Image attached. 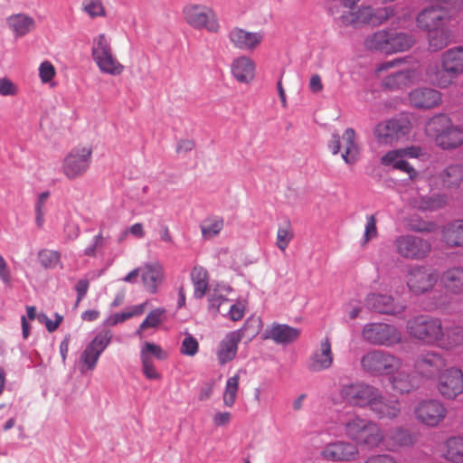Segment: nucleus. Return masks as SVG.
<instances>
[{
	"label": "nucleus",
	"instance_id": "obj_1",
	"mask_svg": "<svg viewBox=\"0 0 463 463\" xmlns=\"http://www.w3.org/2000/svg\"><path fill=\"white\" fill-rule=\"evenodd\" d=\"M339 396L343 402L354 407L369 408L379 419H394L401 411L397 399H388L375 386L364 382L341 384Z\"/></svg>",
	"mask_w": 463,
	"mask_h": 463
},
{
	"label": "nucleus",
	"instance_id": "obj_2",
	"mask_svg": "<svg viewBox=\"0 0 463 463\" xmlns=\"http://www.w3.org/2000/svg\"><path fill=\"white\" fill-rule=\"evenodd\" d=\"M335 4V7L342 6V11L338 17H335L344 26H358L360 24H371L377 26L391 17L395 15V8L393 6H385L373 9L369 5H362L356 8V5L360 0H332Z\"/></svg>",
	"mask_w": 463,
	"mask_h": 463
},
{
	"label": "nucleus",
	"instance_id": "obj_3",
	"mask_svg": "<svg viewBox=\"0 0 463 463\" xmlns=\"http://www.w3.org/2000/svg\"><path fill=\"white\" fill-rule=\"evenodd\" d=\"M426 133L443 150L455 149L463 145V127L454 125L449 117L442 114L430 118Z\"/></svg>",
	"mask_w": 463,
	"mask_h": 463
},
{
	"label": "nucleus",
	"instance_id": "obj_4",
	"mask_svg": "<svg viewBox=\"0 0 463 463\" xmlns=\"http://www.w3.org/2000/svg\"><path fill=\"white\" fill-rule=\"evenodd\" d=\"M415 43L412 34L392 29L379 30L364 40V46L370 51L385 54L408 51Z\"/></svg>",
	"mask_w": 463,
	"mask_h": 463
},
{
	"label": "nucleus",
	"instance_id": "obj_5",
	"mask_svg": "<svg viewBox=\"0 0 463 463\" xmlns=\"http://www.w3.org/2000/svg\"><path fill=\"white\" fill-rule=\"evenodd\" d=\"M344 430L350 439L369 448L377 447L384 438L383 432L377 423L357 415L351 416L345 421Z\"/></svg>",
	"mask_w": 463,
	"mask_h": 463
},
{
	"label": "nucleus",
	"instance_id": "obj_6",
	"mask_svg": "<svg viewBox=\"0 0 463 463\" xmlns=\"http://www.w3.org/2000/svg\"><path fill=\"white\" fill-rule=\"evenodd\" d=\"M440 68H437L432 82L439 88H447L463 73V46L448 49L441 55Z\"/></svg>",
	"mask_w": 463,
	"mask_h": 463
},
{
	"label": "nucleus",
	"instance_id": "obj_7",
	"mask_svg": "<svg viewBox=\"0 0 463 463\" xmlns=\"http://www.w3.org/2000/svg\"><path fill=\"white\" fill-rule=\"evenodd\" d=\"M91 57L101 73L118 76L124 71V65L114 54L110 40L105 33L93 38Z\"/></svg>",
	"mask_w": 463,
	"mask_h": 463
},
{
	"label": "nucleus",
	"instance_id": "obj_8",
	"mask_svg": "<svg viewBox=\"0 0 463 463\" xmlns=\"http://www.w3.org/2000/svg\"><path fill=\"white\" fill-rule=\"evenodd\" d=\"M407 331L419 341L439 346V338L442 336V324L439 318L420 315L408 320Z\"/></svg>",
	"mask_w": 463,
	"mask_h": 463
},
{
	"label": "nucleus",
	"instance_id": "obj_9",
	"mask_svg": "<svg viewBox=\"0 0 463 463\" xmlns=\"http://www.w3.org/2000/svg\"><path fill=\"white\" fill-rule=\"evenodd\" d=\"M362 369L373 376L390 375L402 366V360L383 350H372L361 358Z\"/></svg>",
	"mask_w": 463,
	"mask_h": 463
},
{
	"label": "nucleus",
	"instance_id": "obj_10",
	"mask_svg": "<svg viewBox=\"0 0 463 463\" xmlns=\"http://www.w3.org/2000/svg\"><path fill=\"white\" fill-rule=\"evenodd\" d=\"M112 337L113 334L108 328H102L96 333L80 355L79 369L80 373H84L96 368L100 355L110 344Z\"/></svg>",
	"mask_w": 463,
	"mask_h": 463
},
{
	"label": "nucleus",
	"instance_id": "obj_11",
	"mask_svg": "<svg viewBox=\"0 0 463 463\" xmlns=\"http://www.w3.org/2000/svg\"><path fill=\"white\" fill-rule=\"evenodd\" d=\"M411 128V124L407 118L396 117L376 124L373 136L379 145L392 146L405 137Z\"/></svg>",
	"mask_w": 463,
	"mask_h": 463
},
{
	"label": "nucleus",
	"instance_id": "obj_12",
	"mask_svg": "<svg viewBox=\"0 0 463 463\" xmlns=\"http://www.w3.org/2000/svg\"><path fill=\"white\" fill-rule=\"evenodd\" d=\"M92 161L90 147H74L63 158L61 172L69 180L82 177L90 169Z\"/></svg>",
	"mask_w": 463,
	"mask_h": 463
},
{
	"label": "nucleus",
	"instance_id": "obj_13",
	"mask_svg": "<svg viewBox=\"0 0 463 463\" xmlns=\"http://www.w3.org/2000/svg\"><path fill=\"white\" fill-rule=\"evenodd\" d=\"M364 339L374 345L392 346L402 340L400 330L385 323H369L362 332Z\"/></svg>",
	"mask_w": 463,
	"mask_h": 463
},
{
	"label": "nucleus",
	"instance_id": "obj_14",
	"mask_svg": "<svg viewBox=\"0 0 463 463\" xmlns=\"http://www.w3.org/2000/svg\"><path fill=\"white\" fill-rule=\"evenodd\" d=\"M458 13H454L450 6L431 5L424 8L416 18L419 28L426 32L446 27V24L454 19Z\"/></svg>",
	"mask_w": 463,
	"mask_h": 463
},
{
	"label": "nucleus",
	"instance_id": "obj_15",
	"mask_svg": "<svg viewBox=\"0 0 463 463\" xmlns=\"http://www.w3.org/2000/svg\"><path fill=\"white\" fill-rule=\"evenodd\" d=\"M186 23L194 29L204 28L210 33H217L220 24L216 14L206 6L189 5L183 9Z\"/></svg>",
	"mask_w": 463,
	"mask_h": 463
},
{
	"label": "nucleus",
	"instance_id": "obj_16",
	"mask_svg": "<svg viewBox=\"0 0 463 463\" xmlns=\"http://www.w3.org/2000/svg\"><path fill=\"white\" fill-rule=\"evenodd\" d=\"M394 245L400 256L410 260H422L431 250V244L428 240L411 234L398 236Z\"/></svg>",
	"mask_w": 463,
	"mask_h": 463
},
{
	"label": "nucleus",
	"instance_id": "obj_17",
	"mask_svg": "<svg viewBox=\"0 0 463 463\" xmlns=\"http://www.w3.org/2000/svg\"><path fill=\"white\" fill-rule=\"evenodd\" d=\"M447 408L437 399L421 400L414 408L416 419L429 427L439 425L447 416Z\"/></svg>",
	"mask_w": 463,
	"mask_h": 463
},
{
	"label": "nucleus",
	"instance_id": "obj_18",
	"mask_svg": "<svg viewBox=\"0 0 463 463\" xmlns=\"http://www.w3.org/2000/svg\"><path fill=\"white\" fill-rule=\"evenodd\" d=\"M439 275L433 269L422 265H415L407 273V286L416 295L431 290L437 283Z\"/></svg>",
	"mask_w": 463,
	"mask_h": 463
},
{
	"label": "nucleus",
	"instance_id": "obj_19",
	"mask_svg": "<svg viewBox=\"0 0 463 463\" xmlns=\"http://www.w3.org/2000/svg\"><path fill=\"white\" fill-rule=\"evenodd\" d=\"M437 388L440 395L448 400H454L463 393L462 370L457 367L444 370L439 375Z\"/></svg>",
	"mask_w": 463,
	"mask_h": 463
},
{
	"label": "nucleus",
	"instance_id": "obj_20",
	"mask_svg": "<svg viewBox=\"0 0 463 463\" xmlns=\"http://www.w3.org/2000/svg\"><path fill=\"white\" fill-rule=\"evenodd\" d=\"M445 365V359L436 352L421 353L414 361L415 373L425 379H431L439 374Z\"/></svg>",
	"mask_w": 463,
	"mask_h": 463
},
{
	"label": "nucleus",
	"instance_id": "obj_21",
	"mask_svg": "<svg viewBox=\"0 0 463 463\" xmlns=\"http://www.w3.org/2000/svg\"><path fill=\"white\" fill-rule=\"evenodd\" d=\"M409 156L411 157L418 156L416 148L411 146L407 149L392 150L387 152L381 157V163L383 165H392L394 169H398L409 175L410 179L414 178L417 175L416 170L412 165L407 162L404 157Z\"/></svg>",
	"mask_w": 463,
	"mask_h": 463
},
{
	"label": "nucleus",
	"instance_id": "obj_22",
	"mask_svg": "<svg viewBox=\"0 0 463 463\" xmlns=\"http://www.w3.org/2000/svg\"><path fill=\"white\" fill-rule=\"evenodd\" d=\"M333 352L328 337L320 342L319 348L312 353L307 361V368L313 373L329 369L333 364Z\"/></svg>",
	"mask_w": 463,
	"mask_h": 463
},
{
	"label": "nucleus",
	"instance_id": "obj_23",
	"mask_svg": "<svg viewBox=\"0 0 463 463\" xmlns=\"http://www.w3.org/2000/svg\"><path fill=\"white\" fill-rule=\"evenodd\" d=\"M365 306L374 312L386 315H398L404 310V306L396 303L392 296L383 294H369Z\"/></svg>",
	"mask_w": 463,
	"mask_h": 463
},
{
	"label": "nucleus",
	"instance_id": "obj_24",
	"mask_svg": "<svg viewBox=\"0 0 463 463\" xmlns=\"http://www.w3.org/2000/svg\"><path fill=\"white\" fill-rule=\"evenodd\" d=\"M228 38L235 48L241 51H253L262 42L263 34L260 32H248L234 27L229 32Z\"/></svg>",
	"mask_w": 463,
	"mask_h": 463
},
{
	"label": "nucleus",
	"instance_id": "obj_25",
	"mask_svg": "<svg viewBox=\"0 0 463 463\" xmlns=\"http://www.w3.org/2000/svg\"><path fill=\"white\" fill-rule=\"evenodd\" d=\"M243 330L238 329L228 333L221 341L216 355L221 365H224L236 357L238 345L243 337Z\"/></svg>",
	"mask_w": 463,
	"mask_h": 463
},
{
	"label": "nucleus",
	"instance_id": "obj_26",
	"mask_svg": "<svg viewBox=\"0 0 463 463\" xmlns=\"http://www.w3.org/2000/svg\"><path fill=\"white\" fill-rule=\"evenodd\" d=\"M301 334L300 329L287 324L273 323L265 330L264 338L271 339L276 344L288 345L296 341Z\"/></svg>",
	"mask_w": 463,
	"mask_h": 463
},
{
	"label": "nucleus",
	"instance_id": "obj_27",
	"mask_svg": "<svg viewBox=\"0 0 463 463\" xmlns=\"http://www.w3.org/2000/svg\"><path fill=\"white\" fill-rule=\"evenodd\" d=\"M411 104L418 109H431L441 101L439 91L431 88H418L409 95Z\"/></svg>",
	"mask_w": 463,
	"mask_h": 463
},
{
	"label": "nucleus",
	"instance_id": "obj_28",
	"mask_svg": "<svg viewBox=\"0 0 463 463\" xmlns=\"http://www.w3.org/2000/svg\"><path fill=\"white\" fill-rule=\"evenodd\" d=\"M325 458L335 461H350L355 459L358 449L350 442L338 441L329 444L323 451Z\"/></svg>",
	"mask_w": 463,
	"mask_h": 463
},
{
	"label": "nucleus",
	"instance_id": "obj_29",
	"mask_svg": "<svg viewBox=\"0 0 463 463\" xmlns=\"http://www.w3.org/2000/svg\"><path fill=\"white\" fill-rule=\"evenodd\" d=\"M440 283L447 292L463 295V266L448 268L440 275Z\"/></svg>",
	"mask_w": 463,
	"mask_h": 463
},
{
	"label": "nucleus",
	"instance_id": "obj_30",
	"mask_svg": "<svg viewBox=\"0 0 463 463\" xmlns=\"http://www.w3.org/2000/svg\"><path fill=\"white\" fill-rule=\"evenodd\" d=\"M6 24L16 38L28 34L36 25L34 19L24 13L9 15Z\"/></svg>",
	"mask_w": 463,
	"mask_h": 463
},
{
	"label": "nucleus",
	"instance_id": "obj_31",
	"mask_svg": "<svg viewBox=\"0 0 463 463\" xmlns=\"http://www.w3.org/2000/svg\"><path fill=\"white\" fill-rule=\"evenodd\" d=\"M163 275V267L158 261L144 265L142 281L149 293L155 294L157 291V285L162 280Z\"/></svg>",
	"mask_w": 463,
	"mask_h": 463
},
{
	"label": "nucleus",
	"instance_id": "obj_32",
	"mask_svg": "<svg viewBox=\"0 0 463 463\" xmlns=\"http://www.w3.org/2000/svg\"><path fill=\"white\" fill-rule=\"evenodd\" d=\"M441 240L449 247H463V220L445 224L441 230Z\"/></svg>",
	"mask_w": 463,
	"mask_h": 463
},
{
	"label": "nucleus",
	"instance_id": "obj_33",
	"mask_svg": "<svg viewBox=\"0 0 463 463\" xmlns=\"http://www.w3.org/2000/svg\"><path fill=\"white\" fill-rule=\"evenodd\" d=\"M463 180V166L450 165L443 169L436 177V184L443 188L458 187Z\"/></svg>",
	"mask_w": 463,
	"mask_h": 463
},
{
	"label": "nucleus",
	"instance_id": "obj_34",
	"mask_svg": "<svg viewBox=\"0 0 463 463\" xmlns=\"http://www.w3.org/2000/svg\"><path fill=\"white\" fill-rule=\"evenodd\" d=\"M345 143V151L341 157L346 165H354L360 159V148L355 143V131L352 128H347L343 134Z\"/></svg>",
	"mask_w": 463,
	"mask_h": 463
},
{
	"label": "nucleus",
	"instance_id": "obj_35",
	"mask_svg": "<svg viewBox=\"0 0 463 463\" xmlns=\"http://www.w3.org/2000/svg\"><path fill=\"white\" fill-rule=\"evenodd\" d=\"M255 65L252 60L241 56L233 61L232 73L241 83H248L254 78Z\"/></svg>",
	"mask_w": 463,
	"mask_h": 463
},
{
	"label": "nucleus",
	"instance_id": "obj_36",
	"mask_svg": "<svg viewBox=\"0 0 463 463\" xmlns=\"http://www.w3.org/2000/svg\"><path fill=\"white\" fill-rule=\"evenodd\" d=\"M191 280L194 286V298H203L209 288V273L202 266H194L190 273Z\"/></svg>",
	"mask_w": 463,
	"mask_h": 463
},
{
	"label": "nucleus",
	"instance_id": "obj_37",
	"mask_svg": "<svg viewBox=\"0 0 463 463\" xmlns=\"http://www.w3.org/2000/svg\"><path fill=\"white\" fill-rule=\"evenodd\" d=\"M463 345V326H453L442 329L439 347L451 350Z\"/></svg>",
	"mask_w": 463,
	"mask_h": 463
},
{
	"label": "nucleus",
	"instance_id": "obj_38",
	"mask_svg": "<svg viewBox=\"0 0 463 463\" xmlns=\"http://www.w3.org/2000/svg\"><path fill=\"white\" fill-rule=\"evenodd\" d=\"M429 50L438 52L446 47L451 41L452 34L447 27L438 28L427 32Z\"/></svg>",
	"mask_w": 463,
	"mask_h": 463
},
{
	"label": "nucleus",
	"instance_id": "obj_39",
	"mask_svg": "<svg viewBox=\"0 0 463 463\" xmlns=\"http://www.w3.org/2000/svg\"><path fill=\"white\" fill-rule=\"evenodd\" d=\"M429 50L438 52L446 47L451 41L452 34L447 27L438 28L427 32Z\"/></svg>",
	"mask_w": 463,
	"mask_h": 463
},
{
	"label": "nucleus",
	"instance_id": "obj_40",
	"mask_svg": "<svg viewBox=\"0 0 463 463\" xmlns=\"http://www.w3.org/2000/svg\"><path fill=\"white\" fill-rule=\"evenodd\" d=\"M443 455L454 463H463V437H450L444 444Z\"/></svg>",
	"mask_w": 463,
	"mask_h": 463
},
{
	"label": "nucleus",
	"instance_id": "obj_41",
	"mask_svg": "<svg viewBox=\"0 0 463 463\" xmlns=\"http://www.w3.org/2000/svg\"><path fill=\"white\" fill-rule=\"evenodd\" d=\"M391 383L396 392L400 393H409L418 386L415 377L411 376L403 371L398 372L391 379Z\"/></svg>",
	"mask_w": 463,
	"mask_h": 463
},
{
	"label": "nucleus",
	"instance_id": "obj_42",
	"mask_svg": "<svg viewBox=\"0 0 463 463\" xmlns=\"http://www.w3.org/2000/svg\"><path fill=\"white\" fill-rule=\"evenodd\" d=\"M411 78V71L401 70L385 77L383 80V85L389 90H399L407 86Z\"/></svg>",
	"mask_w": 463,
	"mask_h": 463
},
{
	"label": "nucleus",
	"instance_id": "obj_43",
	"mask_svg": "<svg viewBox=\"0 0 463 463\" xmlns=\"http://www.w3.org/2000/svg\"><path fill=\"white\" fill-rule=\"evenodd\" d=\"M239 373L227 379L222 394L223 404L226 407L232 408L235 404L239 392Z\"/></svg>",
	"mask_w": 463,
	"mask_h": 463
},
{
	"label": "nucleus",
	"instance_id": "obj_44",
	"mask_svg": "<svg viewBox=\"0 0 463 463\" xmlns=\"http://www.w3.org/2000/svg\"><path fill=\"white\" fill-rule=\"evenodd\" d=\"M293 239L294 231L290 220L285 218L283 222L279 226L276 245L281 251H285Z\"/></svg>",
	"mask_w": 463,
	"mask_h": 463
},
{
	"label": "nucleus",
	"instance_id": "obj_45",
	"mask_svg": "<svg viewBox=\"0 0 463 463\" xmlns=\"http://www.w3.org/2000/svg\"><path fill=\"white\" fill-rule=\"evenodd\" d=\"M224 222L222 217H209L200 225L202 236L203 239H212L216 237L223 229Z\"/></svg>",
	"mask_w": 463,
	"mask_h": 463
},
{
	"label": "nucleus",
	"instance_id": "obj_46",
	"mask_svg": "<svg viewBox=\"0 0 463 463\" xmlns=\"http://www.w3.org/2000/svg\"><path fill=\"white\" fill-rule=\"evenodd\" d=\"M165 309L163 307L155 308L149 312L145 320L140 324L136 334L139 336L142 335V331L147 328L157 327L164 319Z\"/></svg>",
	"mask_w": 463,
	"mask_h": 463
},
{
	"label": "nucleus",
	"instance_id": "obj_47",
	"mask_svg": "<svg viewBox=\"0 0 463 463\" xmlns=\"http://www.w3.org/2000/svg\"><path fill=\"white\" fill-rule=\"evenodd\" d=\"M61 253L58 250L43 249L38 252L41 266L46 269H53L61 264Z\"/></svg>",
	"mask_w": 463,
	"mask_h": 463
},
{
	"label": "nucleus",
	"instance_id": "obj_48",
	"mask_svg": "<svg viewBox=\"0 0 463 463\" xmlns=\"http://www.w3.org/2000/svg\"><path fill=\"white\" fill-rule=\"evenodd\" d=\"M82 10L91 19L106 15V10L101 0H83Z\"/></svg>",
	"mask_w": 463,
	"mask_h": 463
},
{
	"label": "nucleus",
	"instance_id": "obj_49",
	"mask_svg": "<svg viewBox=\"0 0 463 463\" xmlns=\"http://www.w3.org/2000/svg\"><path fill=\"white\" fill-rule=\"evenodd\" d=\"M390 439L393 447L410 446L413 443V438L409 430L397 428L391 432Z\"/></svg>",
	"mask_w": 463,
	"mask_h": 463
},
{
	"label": "nucleus",
	"instance_id": "obj_50",
	"mask_svg": "<svg viewBox=\"0 0 463 463\" xmlns=\"http://www.w3.org/2000/svg\"><path fill=\"white\" fill-rule=\"evenodd\" d=\"M50 196V192L45 191L38 195L35 202L34 212H35V222L38 228H42L44 224L45 215V203Z\"/></svg>",
	"mask_w": 463,
	"mask_h": 463
},
{
	"label": "nucleus",
	"instance_id": "obj_51",
	"mask_svg": "<svg viewBox=\"0 0 463 463\" xmlns=\"http://www.w3.org/2000/svg\"><path fill=\"white\" fill-rule=\"evenodd\" d=\"M446 203L443 195L436 194L421 197L419 207L423 211H434L441 208Z\"/></svg>",
	"mask_w": 463,
	"mask_h": 463
},
{
	"label": "nucleus",
	"instance_id": "obj_52",
	"mask_svg": "<svg viewBox=\"0 0 463 463\" xmlns=\"http://www.w3.org/2000/svg\"><path fill=\"white\" fill-rule=\"evenodd\" d=\"M145 354L147 357L154 356L158 360H165L167 357V354L165 351L162 349V347L156 344L146 342L140 351V356Z\"/></svg>",
	"mask_w": 463,
	"mask_h": 463
},
{
	"label": "nucleus",
	"instance_id": "obj_53",
	"mask_svg": "<svg viewBox=\"0 0 463 463\" xmlns=\"http://www.w3.org/2000/svg\"><path fill=\"white\" fill-rule=\"evenodd\" d=\"M199 350L198 341L191 334H187L184 338L180 347V353L188 356H194Z\"/></svg>",
	"mask_w": 463,
	"mask_h": 463
},
{
	"label": "nucleus",
	"instance_id": "obj_54",
	"mask_svg": "<svg viewBox=\"0 0 463 463\" xmlns=\"http://www.w3.org/2000/svg\"><path fill=\"white\" fill-rule=\"evenodd\" d=\"M142 372L146 379L148 380H158L160 379V373L156 371L153 359L147 357L145 354L141 355Z\"/></svg>",
	"mask_w": 463,
	"mask_h": 463
},
{
	"label": "nucleus",
	"instance_id": "obj_55",
	"mask_svg": "<svg viewBox=\"0 0 463 463\" xmlns=\"http://www.w3.org/2000/svg\"><path fill=\"white\" fill-rule=\"evenodd\" d=\"M56 74L55 68L51 61H44L39 66V77L43 83H48Z\"/></svg>",
	"mask_w": 463,
	"mask_h": 463
},
{
	"label": "nucleus",
	"instance_id": "obj_56",
	"mask_svg": "<svg viewBox=\"0 0 463 463\" xmlns=\"http://www.w3.org/2000/svg\"><path fill=\"white\" fill-rule=\"evenodd\" d=\"M378 235L376 227V219L373 214L366 217V224L363 237L364 243L368 242L370 240L376 238Z\"/></svg>",
	"mask_w": 463,
	"mask_h": 463
},
{
	"label": "nucleus",
	"instance_id": "obj_57",
	"mask_svg": "<svg viewBox=\"0 0 463 463\" xmlns=\"http://www.w3.org/2000/svg\"><path fill=\"white\" fill-rule=\"evenodd\" d=\"M17 93V87L6 77L0 78V95L14 96Z\"/></svg>",
	"mask_w": 463,
	"mask_h": 463
},
{
	"label": "nucleus",
	"instance_id": "obj_58",
	"mask_svg": "<svg viewBox=\"0 0 463 463\" xmlns=\"http://www.w3.org/2000/svg\"><path fill=\"white\" fill-rule=\"evenodd\" d=\"M0 280L5 286H10L12 282L11 269L5 258L0 254Z\"/></svg>",
	"mask_w": 463,
	"mask_h": 463
},
{
	"label": "nucleus",
	"instance_id": "obj_59",
	"mask_svg": "<svg viewBox=\"0 0 463 463\" xmlns=\"http://www.w3.org/2000/svg\"><path fill=\"white\" fill-rule=\"evenodd\" d=\"M104 245V238L102 236V233L99 232L98 235H96L91 243L85 248L84 250V255L89 257H94L96 255V250L98 248H100Z\"/></svg>",
	"mask_w": 463,
	"mask_h": 463
},
{
	"label": "nucleus",
	"instance_id": "obj_60",
	"mask_svg": "<svg viewBox=\"0 0 463 463\" xmlns=\"http://www.w3.org/2000/svg\"><path fill=\"white\" fill-rule=\"evenodd\" d=\"M129 318H131V315H129L128 311L118 312L107 317L104 321V325L108 326H113L119 323H123Z\"/></svg>",
	"mask_w": 463,
	"mask_h": 463
},
{
	"label": "nucleus",
	"instance_id": "obj_61",
	"mask_svg": "<svg viewBox=\"0 0 463 463\" xmlns=\"http://www.w3.org/2000/svg\"><path fill=\"white\" fill-rule=\"evenodd\" d=\"M89 287L90 281L87 279H80L78 280L75 285V291L77 293L76 306L86 297Z\"/></svg>",
	"mask_w": 463,
	"mask_h": 463
},
{
	"label": "nucleus",
	"instance_id": "obj_62",
	"mask_svg": "<svg viewBox=\"0 0 463 463\" xmlns=\"http://www.w3.org/2000/svg\"><path fill=\"white\" fill-rule=\"evenodd\" d=\"M228 301L229 299L226 297L221 294L213 293L210 295L208 298L209 309L213 310L215 312H220L221 306Z\"/></svg>",
	"mask_w": 463,
	"mask_h": 463
},
{
	"label": "nucleus",
	"instance_id": "obj_63",
	"mask_svg": "<svg viewBox=\"0 0 463 463\" xmlns=\"http://www.w3.org/2000/svg\"><path fill=\"white\" fill-rule=\"evenodd\" d=\"M364 463H398L397 460L389 454L372 455L366 458Z\"/></svg>",
	"mask_w": 463,
	"mask_h": 463
},
{
	"label": "nucleus",
	"instance_id": "obj_64",
	"mask_svg": "<svg viewBox=\"0 0 463 463\" xmlns=\"http://www.w3.org/2000/svg\"><path fill=\"white\" fill-rule=\"evenodd\" d=\"M244 309L241 305L232 304L231 305L227 316L232 321H239L243 317Z\"/></svg>",
	"mask_w": 463,
	"mask_h": 463
}]
</instances>
